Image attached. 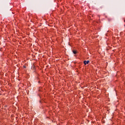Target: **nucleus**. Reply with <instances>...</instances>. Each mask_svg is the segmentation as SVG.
Here are the masks:
<instances>
[{
  "instance_id": "2",
  "label": "nucleus",
  "mask_w": 125,
  "mask_h": 125,
  "mask_svg": "<svg viewBox=\"0 0 125 125\" xmlns=\"http://www.w3.org/2000/svg\"><path fill=\"white\" fill-rule=\"evenodd\" d=\"M73 52L74 54H77V51L73 50Z\"/></svg>"
},
{
  "instance_id": "1",
  "label": "nucleus",
  "mask_w": 125,
  "mask_h": 125,
  "mask_svg": "<svg viewBox=\"0 0 125 125\" xmlns=\"http://www.w3.org/2000/svg\"><path fill=\"white\" fill-rule=\"evenodd\" d=\"M88 63H89V61H84L83 62V63L84 64V65H86V64H88Z\"/></svg>"
}]
</instances>
